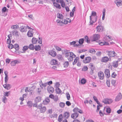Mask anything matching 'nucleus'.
<instances>
[{
    "label": "nucleus",
    "mask_w": 122,
    "mask_h": 122,
    "mask_svg": "<svg viewBox=\"0 0 122 122\" xmlns=\"http://www.w3.org/2000/svg\"><path fill=\"white\" fill-rule=\"evenodd\" d=\"M8 48L10 49H12V48H14L15 50L18 51L19 49V45L17 44H15L14 46H13L12 44H9L8 46Z\"/></svg>",
    "instance_id": "obj_1"
},
{
    "label": "nucleus",
    "mask_w": 122,
    "mask_h": 122,
    "mask_svg": "<svg viewBox=\"0 0 122 122\" xmlns=\"http://www.w3.org/2000/svg\"><path fill=\"white\" fill-rule=\"evenodd\" d=\"M102 102L105 104H110L113 102V100L111 99H106L103 100Z\"/></svg>",
    "instance_id": "obj_2"
},
{
    "label": "nucleus",
    "mask_w": 122,
    "mask_h": 122,
    "mask_svg": "<svg viewBox=\"0 0 122 122\" xmlns=\"http://www.w3.org/2000/svg\"><path fill=\"white\" fill-rule=\"evenodd\" d=\"M96 29L98 32H101L103 31L104 29L103 26L101 25H98L97 26Z\"/></svg>",
    "instance_id": "obj_3"
},
{
    "label": "nucleus",
    "mask_w": 122,
    "mask_h": 122,
    "mask_svg": "<svg viewBox=\"0 0 122 122\" xmlns=\"http://www.w3.org/2000/svg\"><path fill=\"white\" fill-rule=\"evenodd\" d=\"M100 37V36L99 34H94L93 35L92 39L91 40L92 41H96L99 39Z\"/></svg>",
    "instance_id": "obj_4"
},
{
    "label": "nucleus",
    "mask_w": 122,
    "mask_h": 122,
    "mask_svg": "<svg viewBox=\"0 0 122 122\" xmlns=\"http://www.w3.org/2000/svg\"><path fill=\"white\" fill-rule=\"evenodd\" d=\"M91 59V58L90 56H87L85 57V59L83 60V62L85 63H89Z\"/></svg>",
    "instance_id": "obj_5"
},
{
    "label": "nucleus",
    "mask_w": 122,
    "mask_h": 122,
    "mask_svg": "<svg viewBox=\"0 0 122 122\" xmlns=\"http://www.w3.org/2000/svg\"><path fill=\"white\" fill-rule=\"evenodd\" d=\"M98 75L100 79H103L104 77V74L102 71H100L98 73Z\"/></svg>",
    "instance_id": "obj_6"
},
{
    "label": "nucleus",
    "mask_w": 122,
    "mask_h": 122,
    "mask_svg": "<svg viewBox=\"0 0 122 122\" xmlns=\"http://www.w3.org/2000/svg\"><path fill=\"white\" fill-rule=\"evenodd\" d=\"M47 89L50 93H52L54 91V88L50 86H47Z\"/></svg>",
    "instance_id": "obj_7"
},
{
    "label": "nucleus",
    "mask_w": 122,
    "mask_h": 122,
    "mask_svg": "<svg viewBox=\"0 0 122 122\" xmlns=\"http://www.w3.org/2000/svg\"><path fill=\"white\" fill-rule=\"evenodd\" d=\"M114 2L118 7L122 6V1L121 0H117L115 1Z\"/></svg>",
    "instance_id": "obj_8"
},
{
    "label": "nucleus",
    "mask_w": 122,
    "mask_h": 122,
    "mask_svg": "<svg viewBox=\"0 0 122 122\" xmlns=\"http://www.w3.org/2000/svg\"><path fill=\"white\" fill-rule=\"evenodd\" d=\"M49 54L53 57H55L56 55V52L53 50H51L49 51Z\"/></svg>",
    "instance_id": "obj_9"
},
{
    "label": "nucleus",
    "mask_w": 122,
    "mask_h": 122,
    "mask_svg": "<svg viewBox=\"0 0 122 122\" xmlns=\"http://www.w3.org/2000/svg\"><path fill=\"white\" fill-rule=\"evenodd\" d=\"M105 73L107 78H109L110 76L109 70L107 69H106L105 71Z\"/></svg>",
    "instance_id": "obj_10"
},
{
    "label": "nucleus",
    "mask_w": 122,
    "mask_h": 122,
    "mask_svg": "<svg viewBox=\"0 0 122 122\" xmlns=\"http://www.w3.org/2000/svg\"><path fill=\"white\" fill-rule=\"evenodd\" d=\"M79 115V113L78 112H74L71 115V117L73 119H75L78 117Z\"/></svg>",
    "instance_id": "obj_11"
},
{
    "label": "nucleus",
    "mask_w": 122,
    "mask_h": 122,
    "mask_svg": "<svg viewBox=\"0 0 122 122\" xmlns=\"http://www.w3.org/2000/svg\"><path fill=\"white\" fill-rule=\"evenodd\" d=\"M3 87L6 89L8 90L10 89L11 88L10 85V84H7L5 83L4 85H3Z\"/></svg>",
    "instance_id": "obj_12"
},
{
    "label": "nucleus",
    "mask_w": 122,
    "mask_h": 122,
    "mask_svg": "<svg viewBox=\"0 0 122 122\" xmlns=\"http://www.w3.org/2000/svg\"><path fill=\"white\" fill-rule=\"evenodd\" d=\"M4 73L5 76V83H7L8 80V75H7L8 72L7 71H4Z\"/></svg>",
    "instance_id": "obj_13"
},
{
    "label": "nucleus",
    "mask_w": 122,
    "mask_h": 122,
    "mask_svg": "<svg viewBox=\"0 0 122 122\" xmlns=\"http://www.w3.org/2000/svg\"><path fill=\"white\" fill-rule=\"evenodd\" d=\"M20 30L22 32H26L27 30V29L25 26H22L20 27Z\"/></svg>",
    "instance_id": "obj_14"
},
{
    "label": "nucleus",
    "mask_w": 122,
    "mask_h": 122,
    "mask_svg": "<svg viewBox=\"0 0 122 122\" xmlns=\"http://www.w3.org/2000/svg\"><path fill=\"white\" fill-rule=\"evenodd\" d=\"M97 16H96L95 17L94 19L93 20H92L93 18H92V21H91L90 20L89 23L90 24H89V25H92L95 22H96L97 20Z\"/></svg>",
    "instance_id": "obj_15"
},
{
    "label": "nucleus",
    "mask_w": 122,
    "mask_h": 122,
    "mask_svg": "<svg viewBox=\"0 0 122 122\" xmlns=\"http://www.w3.org/2000/svg\"><path fill=\"white\" fill-rule=\"evenodd\" d=\"M115 52L114 51H109L108 53V55L110 57H113L115 56Z\"/></svg>",
    "instance_id": "obj_16"
},
{
    "label": "nucleus",
    "mask_w": 122,
    "mask_h": 122,
    "mask_svg": "<svg viewBox=\"0 0 122 122\" xmlns=\"http://www.w3.org/2000/svg\"><path fill=\"white\" fill-rule=\"evenodd\" d=\"M41 100V97L38 96L36 97L35 98V103H38L40 102Z\"/></svg>",
    "instance_id": "obj_17"
},
{
    "label": "nucleus",
    "mask_w": 122,
    "mask_h": 122,
    "mask_svg": "<svg viewBox=\"0 0 122 122\" xmlns=\"http://www.w3.org/2000/svg\"><path fill=\"white\" fill-rule=\"evenodd\" d=\"M122 96L120 93L116 97L115 99V101H119L122 98Z\"/></svg>",
    "instance_id": "obj_18"
},
{
    "label": "nucleus",
    "mask_w": 122,
    "mask_h": 122,
    "mask_svg": "<svg viewBox=\"0 0 122 122\" xmlns=\"http://www.w3.org/2000/svg\"><path fill=\"white\" fill-rule=\"evenodd\" d=\"M70 56L68 58L69 61H72L73 60V57L72 56V55H73V53L72 52H70Z\"/></svg>",
    "instance_id": "obj_19"
},
{
    "label": "nucleus",
    "mask_w": 122,
    "mask_h": 122,
    "mask_svg": "<svg viewBox=\"0 0 122 122\" xmlns=\"http://www.w3.org/2000/svg\"><path fill=\"white\" fill-rule=\"evenodd\" d=\"M53 4L54 6L56 8L60 9L61 8L60 5L58 3L55 2H53Z\"/></svg>",
    "instance_id": "obj_20"
},
{
    "label": "nucleus",
    "mask_w": 122,
    "mask_h": 122,
    "mask_svg": "<svg viewBox=\"0 0 122 122\" xmlns=\"http://www.w3.org/2000/svg\"><path fill=\"white\" fill-rule=\"evenodd\" d=\"M108 61V58L107 56L103 57L101 60L102 62H106Z\"/></svg>",
    "instance_id": "obj_21"
},
{
    "label": "nucleus",
    "mask_w": 122,
    "mask_h": 122,
    "mask_svg": "<svg viewBox=\"0 0 122 122\" xmlns=\"http://www.w3.org/2000/svg\"><path fill=\"white\" fill-rule=\"evenodd\" d=\"M96 14H97L96 12L94 11H92L91 15L90 16V20L91 21H92V18H93V17L92 18V16H96Z\"/></svg>",
    "instance_id": "obj_22"
},
{
    "label": "nucleus",
    "mask_w": 122,
    "mask_h": 122,
    "mask_svg": "<svg viewBox=\"0 0 122 122\" xmlns=\"http://www.w3.org/2000/svg\"><path fill=\"white\" fill-rule=\"evenodd\" d=\"M27 35L29 37H32L33 36V32L29 30L27 33Z\"/></svg>",
    "instance_id": "obj_23"
},
{
    "label": "nucleus",
    "mask_w": 122,
    "mask_h": 122,
    "mask_svg": "<svg viewBox=\"0 0 122 122\" xmlns=\"http://www.w3.org/2000/svg\"><path fill=\"white\" fill-rule=\"evenodd\" d=\"M50 101V100L48 97L45 99V100L43 101V104L46 105Z\"/></svg>",
    "instance_id": "obj_24"
},
{
    "label": "nucleus",
    "mask_w": 122,
    "mask_h": 122,
    "mask_svg": "<svg viewBox=\"0 0 122 122\" xmlns=\"http://www.w3.org/2000/svg\"><path fill=\"white\" fill-rule=\"evenodd\" d=\"M70 116V113L68 112H65L63 114V117L66 118L67 119Z\"/></svg>",
    "instance_id": "obj_25"
},
{
    "label": "nucleus",
    "mask_w": 122,
    "mask_h": 122,
    "mask_svg": "<svg viewBox=\"0 0 122 122\" xmlns=\"http://www.w3.org/2000/svg\"><path fill=\"white\" fill-rule=\"evenodd\" d=\"M19 63L18 61L17 60H14L12 61L10 63V64L11 66H15L16 64H18Z\"/></svg>",
    "instance_id": "obj_26"
},
{
    "label": "nucleus",
    "mask_w": 122,
    "mask_h": 122,
    "mask_svg": "<svg viewBox=\"0 0 122 122\" xmlns=\"http://www.w3.org/2000/svg\"><path fill=\"white\" fill-rule=\"evenodd\" d=\"M38 41V39L34 37H33L32 39V43L34 44H36Z\"/></svg>",
    "instance_id": "obj_27"
},
{
    "label": "nucleus",
    "mask_w": 122,
    "mask_h": 122,
    "mask_svg": "<svg viewBox=\"0 0 122 122\" xmlns=\"http://www.w3.org/2000/svg\"><path fill=\"white\" fill-rule=\"evenodd\" d=\"M41 47L39 45H36L35 46V49L36 51H39L41 50Z\"/></svg>",
    "instance_id": "obj_28"
},
{
    "label": "nucleus",
    "mask_w": 122,
    "mask_h": 122,
    "mask_svg": "<svg viewBox=\"0 0 122 122\" xmlns=\"http://www.w3.org/2000/svg\"><path fill=\"white\" fill-rule=\"evenodd\" d=\"M57 17L61 19L62 20L64 18L63 15L61 14L58 13L57 14Z\"/></svg>",
    "instance_id": "obj_29"
},
{
    "label": "nucleus",
    "mask_w": 122,
    "mask_h": 122,
    "mask_svg": "<svg viewBox=\"0 0 122 122\" xmlns=\"http://www.w3.org/2000/svg\"><path fill=\"white\" fill-rule=\"evenodd\" d=\"M118 65V63L116 61H113L112 63V66L115 68H117Z\"/></svg>",
    "instance_id": "obj_30"
},
{
    "label": "nucleus",
    "mask_w": 122,
    "mask_h": 122,
    "mask_svg": "<svg viewBox=\"0 0 122 122\" xmlns=\"http://www.w3.org/2000/svg\"><path fill=\"white\" fill-rule=\"evenodd\" d=\"M33 44V43L31 44L28 46L30 50H33L35 49V46Z\"/></svg>",
    "instance_id": "obj_31"
},
{
    "label": "nucleus",
    "mask_w": 122,
    "mask_h": 122,
    "mask_svg": "<svg viewBox=\"0 0 122 122\" xmlns=\"http://www.w3.org/2000/svg\"><path fill=\"white\" fill-rule=\"evenodd\" d=\"M59 3L61 4V6L62 7L64 8L65 6V4L63 0H60Z\"/></svg>",
    "instance_id": "obj_32"
},
{
    "label": "nucleus",
    "mask_w": 122,
    "mask_h": 122,
    "mask_svg": "<svg viewBox=\"0 0 122 122\" xmlns=\"http://www.w3.org/2000/svg\"><path fill=\"white\" fill-rule=\"evenodd\" d=\"M28 46H24L22 49V50L23 51L21 52V53H25V51L28 49Z\"/></svg>",
    "instance_id": "obj_33"
},
{
    "label": "nucleus",
    "mask_w": 122,
    "mask_h": 122,
    "mask_svg": "<svg viewBox=\"0 0 122 122\" xmlns=\"http://www.w3.org/2000/svg\"><path fill=\"white\" fill-rule=\"evenodd\" d=\"M56 93L59 94L61 92V91L59 87L56 88Z\"/></svg>",
    "instance_id": "obj_34"
},
{
    "label": "nucleus",
    "mask_w": 122,
    "mask_h": 122,
    "mask_svg": "<svg viewBox=\"0 0 122 122\" xmlns=\"http://www.w3.org/2000/svg\"><path fill=\"white\" fill-rule=\"evenodd\" d=\"M51 63L53 65H55L57 64V61L56 60L53 59L51 61Z\"/></svg>",
    "instance_id": "obj_35"
},
{
    "label": "nucleus",
    "mask_w": 122,
    "mask_h": 122,
    "mask_svg": "<svg viewBox=\"0 0 122 122\" xmlns=\"http://www.w3.org/2000/svg\"><path fill=\"white\" fill-rule=\"evenodd\" d=\"M105 12L106 11L105 9H103L102 10L103 15L102 17V20H104L105 19Z\"/></svg>",
    "instance_id": "obj_36"
},
{
    "label": "nucleus",
    "mask_w": 122,
    "mask_h": 122,
    "mask_svg": "<svg viewBox=\"0 0 122 122\" xmlns=\"http://www.w3.org/2000/svg\"><path fill=\"white\" fill-rule=\"evenodd\" d=\"M85 41L87 43H90V40L89 39L88 37L87 36H86L85 38Z\"/></svg>",
    "instance_id": "obj_37"
},
{
    "label": "nucleus",
    "mask_w": 122,
    "mask_h": 122,
    "mask_svg": "<svg viewBox=\"0 0 122 122\" xmlns=\"http://www.w3.org/2000/svg\"><path fill=\"white\" fill-rule=\"evenodd\" d=\"M111 108L109 107L106 108V112L110 114L111 113Z\"/></svg>",
    "instance_id": "obj_38"
},
{
    "label": "nucleus",
    "mask_w": 122,
    "mask_h": 122,
    "mask_svg": "<svg viewBox=\"0 0 122 122\" xmlns=\"http://www.w3.org/2000/svg\"><path fill=\"white\" fill-rule=\"evenodd\" d=\"M69 65V63L68 61H65L64 63V67L65 68H66L68 67Z\"/></svg>",
    "instance_id": "obj_39"
},
{
    "label": "nucleus",
    "mask_w": 122,
    "mask_h": 122,
    "mask_svg": "<svg viewBox=\"0 0 122 122\" xmlns=\"http://www.w3.org/2000/svg\"><path fill=\"white\" fill-rule=\"evenodd\" d=\"M46 110V108L45 107H41L40 110V112L41 113H44Z\"/></svg>",
    "instance_id": "obj_40"
},
{
    "label": "nucleus",
    "mask_w": 122,
    "mask_h": 122,
    "mask_svg": "<svg viewBox=\"0 0 122 122\" xmlns=\"http://www.w3.org/2000/svg\"><path fill=\"white\" fill-rule=\"evenodd\" d=\"M12 32L13 35L19 36L18 32L17 30H13Z\"/></svg>",
    "instance_id": "obj_41"
},
{
    "label": "nucleus",
    "mask_w": 122,
    "mask_h": 122,
    "mask_svg": "<svg viewBox=\"0 0 122 122\" xmlns=\"http://www.w3.org/2000/svg\"><path fill=\"white\" fill-rule=\"evenodd\" d=\"M57 57L60 61H62V56L60 54H58L57 56Z\"/></svg>",
    "instance_id": "obj_42"
},
{
    "label": "nucleus",
    "mask_w": 122,
    "mask_h": 122,
    "mask_svg": "<svg viewBox=\"0 0 122 122\" xmlns=\"http://www.w3.org/2000/svg\"><path fill=\"white\" fill-rule=\"evenodd\" d=\"M84 39L83 38L80 39L79 40L78 42L80 45L82 44L84 42Z\"/></svg>",
    "instance_id": "obj_43"
},
{
    "label": "nucleus",
    "mask_w": 122,
    "mask_h": 122,
    "mask_svg": "<svg viewBox=\"0 0 122 122\" xmlns=\"http://www.w3.org/2000/svg\"><path fill=\"white\" fill-rule=\"evenodd\" d=\"M89 66H90V68L91 70L92 68L93 69H95V66H93V64L90 63L89 64Z\"/></svg>",
    "instance_id": "obj_44"
},
{
    "label": "nucleus",
    "mask_w": 122,
    "mask_h": 122,
    "mask_svg": "<svg viewBox=\"0 0 122 122\" xmlns=\"http://www.w3.org/2000/svg\"><path fill=\"white\" fill-rule=\"evenodd\" d=\"M86 82V79L84 78H82L81 80V83L82 84H84Z\"/></svg>",
    "instance_id": "obj_45"
},
{
    "label": "nucleus",
    "mask_w": 122,
    "mask_h": 122,
    "mask_svg": "<svg viewBox=\"0 0 122 122\" xmlns=\"http://www.w3.org/2000/svg\"><path fill=\"white\" fill-rule=\"evenodd\" d=\"M39 40H38V43L40 44H41L42 43V38L41 37H40L39 36L38 37Z\"/></svg>",
    "instance_id": "obj_46"
},
{
    "label": "nucleus",
    "mask_w": 122,
    "mask_h": 122,
    "mask_svg": "<svg viewBox=\"0 0 122 122\" xmlns=\"http://www.w3.org/2000/svg\"><path fill=\"white\" fill-rule=\"evenodd\" d=\"M19 27V26L17 25H13L11 26V28L14 29H16L18 28Z\"/></svg>",
    "instance_id": "obj_47"
},
{
    "label": "nucleus",
    "mask_w": 122,
    "mask_h": 122,
    "mask_svg": "<svg viewBox=\"0 0 122 122\" xmlns=\"http://www.w3.org/2000/svg\"><path fill=\"white\" fill-rule=\"evenodd\" d=\"M10 91L6 92H4V95L5 96L8 97L10 94Z\"/></svg>",
    "instance_id": "obj_48"
},
{
    "label": "nucleus",
    "mask_w": 122,
    "mask_h": 122,
    "mask_svg": "<svg viewBox=\"0 0 122 122\" xmlns=\"http://www.w3.org/2000/svg\"><path fill=\"white\" fill-rule=\"evenodd\" d=\"M62 115L61 114L60 115L58 118V121L59 122H61L62 120Z\"/></svg>",
    "instance_id": "obj_49"
},
{
    "label": "nucleus",
    "mask_w": 122,
    "mask_h": 122,
    "mask_svg": "<svg viewBox=\"0 0 122 122\" xmlns=\"http://www.w3.org/2000/svg\"><path fill=\"white\" fill-rule=\"evenodd\" d=\"M89 52L90 53H93V52L95 53L96 51L93 49H91L89 50Z\"/></svg>",
    "instance_id": "obj_50"
},
{
    "label": "nucleus",
    "mask_w": 122,
    "mask_h": 122,
    "mask_svg": "<svg viewBox=\"0 0 122 122\" xmlns=\"http://www.w3.org/2000/svg\"><path fill=\"white\" fill-rule=\"evenodd\" d=\"M27 104L28 106L30 107H31L33 104L32 102L30 101H29L27 102Z\"/></svg>",
    "instance_id": "obj_51"
},
{
    "label": "nucleus",
    "mask_w": 122,
    "mask_h": 122,
    "mask_svg": "<svg viewBox=\"0 0 122 122\" xmlns=\"http://www.w3.org/2000/svg\"><path fill=\"white\" fill-rule=\"evenodd\" d=\"M65 105V103L62 102H60L59 103V105L62 108H63L64 107Z\"/></svg>",
    "instance_id": "obj_52"
},
{
    "label": "nucleus",
    "mask_w": 122,
    "mask_h": 122,
    "mask_svg": "<svg viewBox=\"0 0 122 122\" xmlns=\"http://www.w3.org/2000/svg\"><path fill=\"white\" fill-rule=\"evenodd\" d=\"M88 69L87 67L86 66H84L82 69V71H87Z\"/></svg>",
    "instance_id": "obj_53"
},
{
    "label": "nucleus",
    "mask_w": 122,
    "mask_h": 122,
    "mask_svg": "<svg viewBox=\"0 0 122 122\" xmlns=\"http://www.w3.org/2000/svg\"><path fill=\"white\" fill-rule=\"evenodd\" d=\"M8 10V9H7L6 7H4L2 8V12H5Z\"/></svg>",
    "instance_id": "obj_54"
},
{
    "label": "nucleus",
    "mask_w": 122,
    "mask_h": 122,
    "mask_svg": "<svg viewBox=\"0 0 122 122\" xmlns=\"http://www.w3.org/2000/svg\"><path fill=\"white\" fill-rule=\"evenodd\" d=\"M106 84L108 87H109L110 86V80L109 79L107 80Z\"/></svg>",
    "instance_id": "obj_55"
},
{
    "label": "nucleus",
    "mask_w": 122,
    "mask_h": 122,
    "mask_svg": "<svg viewBox=\"0 0 122 122\" xmlns=\"http://www.w3.org/2000/svg\"><path fill=\"white\" fill-rule=\"evenodd\" d=\"M66 97L68 100H69L70 98V96L69 93L67 92L66 93Z\"/></svg>",
    "instance_id": "obj_56"
},
{
    "label": "nucleus",
    "mask_w": 122,
    "mask_h": 122,
    "mask_svg": "<svg viewBox=\"0 0 122 122\" xmlns=\"http://www.w3.org/2000/svg\"><path fill=\"white\" fill-rule=\"evenodd\" d=\"M79 109L77 107L74 108L73 110V112H78Z\"/></svg>",
    "instance_id": "obj_57"
},
{
    "label": "nucleus",
    "mask_w": 122,
    "mask_h": 122,
    "mask_svg": "<svg viewBox=\"0 0 122 122\" xmlns=\"http://www.w3.org/2000/svg\"><path fill=\"white\" fill-rule=\"evenodd\" d=\"M116 81L115 80H112L111 81V83L114 86H115Z\"/></svg>",
    "instance_id": "obj_58"
},
{
    "label": "nucleus",
    "mask_w": 122,
    "mask_h": 122,
    "mask_svg": "<svg viewBox=\"0 0 122 122\" xmlns=\"http://www.w3.org/2000/svg\"><path fill=\"white\" fill-rule=\"evenodd\" d=\"M117 76V75L115 72H114L112 74L111 76L113 78H115Z\"/></svg>",
    "instance_id": "obj_59"
},
{
    "label": "nucleus",
    "mask_w": 122,
    "mask_h": 122,
    "mask_svg": "<svg viewBox=\"0 0 122 122\" xmlns=\"http://www.w3.org/2000/svg\"><path fill=\"white\" fill-rule=\"evenodd\" d=\"M87 50L86 49L79 50L78 51L79 53H81L82 52L86 51Z\"/></svg>",
    "instance_id": "obj_60"
},
{
    "label": "nucleus",
    "mask_w": 122,
    "mask_h": 122,
    "mask_svg": "<svg viewBox=\"0 0 122 122\" xmlns=\"http://www.w3.org/2000/svg\"><path fill=\"white\" fill-rule=\"evenodd\" d=\"M55 102H57L58 100V97L57 96H54V97L53 98Z\"/></svg>",
    "instance_id": "obj_61"
},
{
    "label": "nucleus",
    "mask_w": 122,
    "mask_h": 122,
    "mask_svg": "<svg viewBox=\"0 0 122 122\" xmlns=\"http://www.w3.org/2000/svg\"><path fill=\"white\" fill-rule=\"evenodd\" d=\"M99 114L101 117L103 116L104 115V113H103L102 111L101 110L99 111Z\"/></svg>",
    "instance_id": "obj_62"
},
{
    "label": "nucleus",
    "mask_w": 122,
    "mask_h": 122,
    "mask_svg": "<svg viewBox=\"0 0 122 122\" xmlns=\"http://www.w3.org/2000/svg\"><path fill=\"white\" fill-rule=\"evenodd\" d=\"M95 69H92L90 71V73L91 75H92L94 73V71Z\"/></svg>",
    "instance_id": "obj_63"
},
{
    "label": "nucleus",
    "mask_w": 122,
    "mask_h": 122,
    "mask_svg": "<svg viewBox=\"0 0 122 122\" xmlns=\"http://www.w3.org/2000/svg\"><path fill=\"white\" fill-rule=\"evenodd\" d=\"M66 105L68 106H70L71 104V103H70V102L68 101H66Z\"/></svg>",
    "instance_id": "obj_64"
}]
</instances>
